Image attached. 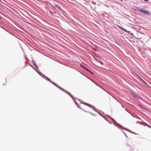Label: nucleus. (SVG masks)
Instances as JSON below:
<instances>
[{"label":"nucleus","mask_w":151,"mask_h":151,"mask_svg":"<svg viewBox=\"0 0 151 151\" xmlns=\"http://www.w3.org/2000/svg\"><path fill=\"white\" fill-rule=\"evenodd\" d=\"M54 85L58 87L62 91H63L64 92H65L67 94H68V95H69L71 97L73 98V96L69 92L65 90L64 89H63V88L60 87V86H58V85L55 83V84Z\"/></svg>","instance_id":"f257e3e1"},{"label":"nucleus","mask_w":151,"mask_h":151,"mask_svg":"<svg viewBox=\"0 0 151 151\" xmlns=\"http://www.w3.org/2000/svg\"><path fill=\"white\" fill-rule=\"evenodd\" d=\"M139 11L140 12H141L142 13H143L145 14H147L148 15H150V13L149 12L147 11L146 10H145L143 9H141Z\"/></svg>","instance_id":"f03ea898"},{"label":"nucleus","mask_w":151,"mask_h":151,"mask_svg":"<svg viewBox=\"0 0 151 151\" xmlns=\"http://www.w3.org/2000/svg\"><path fill=\"white\" fill-rule=\"evenodd\" d=\"M119 27L120 29L123 30L124 32H127V30L124 28H123V27L121 26H119Z\"/></svg>","instance_id":"7ed1b4c3"},{"label":"nucleus","mask_w":151,"mask_h":151,"mask_svg":"<svg viewBox=\"0 0 151 151\" xmlns=\"http://www.w3.org/2000/svg\"><path fill=\"white\" fill-rule=\"evenodd\" d=\"M81 67H82L84 69L86 70H87L89 72H90V71L88 69H87V68H86V67L83 66H82Z\"/></svg>","instance_id":"20e7f679"},{"label":"nucleus","mask_w":151,"mask_h":151,"mask_svg":"<svg viewBox=\"0 0 151 151\" xmlns=\"http://www.w3.org/2000/svg\"><path fill=\"white\" fill-rule=\"evenodd\" d=\"M81 67H82L84 69L86 70H87L89 72H90V71L88 69H87V68H86V67L83 66H82Z\"/></svg>","instance_id":"39448f33"},{"label":"nucleus","mask_w":151,"mask_h":151,"mask_svg":"<svg viewBox=\"0 0 151 151\" xmlns=\"http://www.w3.org/2000/svg\"><path fill=\"white\" fill-rule=\"evenodd\" d=\"M134 96L135 97H136V98H137V99H139V98H140V97H139L138 96H137V95H136V96H134Z\"/></svg>","instance_id":"423d86ee"},{"label":"nucleus","mask_w":151,"mask_h":151,"mask_svg":"<svg viewBox=\"0 0 151 151\" xmlns=\"http://www.w3.org/2000/svg\"><path fill=\"white\" fill-rule=\"evenodd\" d=\"M47 81H50V82H51V81H50V80L49 78H47Z\"/></svg>","instance_id":"0eeeda50"},{"label":"nucleus","mask_w":151,"mask_h":151,"mask_svg":"<svg viewBox=\"0 0 151 151\" xmlns=\"http://www.w3.org/2000/svg\"><path fill=\"white\" fill-rule=\"evenodd\" d=\"M99 62L102 65H103V63L102 62L100 61Z\"/></svg>","instance_id":"6e6552de"},{"label":"nucleus","mask_w":151,"mask_h":151,"mask_svg":"<svg viewBox=\"0 0 151 151\" xmlns=\"http://www.w3.org/2000/svg\"><path fill=\"white\" fill-rule=\"evenodd\" d=\"M89 72H90V73H91V74H93H93H93V73L91 71H90Z\"/></svg>","instance_id":"1a4fd4ad"},{"label":"nucleus","mask_w":151,"mask_h":151,"mask_svg":"<svg viewBox=\"0 0 151 151\" xmlns=\"http://www.w3.org/2000/svg\"><path fill=\"white\" fill-rule=\"evenodd\" d=\"M83 112H81L80 113V114H81V115H82L83 114Z\"/></svg>","instance_id":"9d476101"},{"label":"nucleus","mask_w":151,"mask_h":151,"mask_svg":"<svg viewBox=\"0 0 151 151\" xmlns=\"http://www.w3.org/2000/svg\"><path fill=\"white\" fill-rule=\"evenodd\" d=\"M51 83L54 85L55 84V83L52 82H51Z\"/></svg>","instance_id":"9b49d317"},{"label":"nucleus","mask_w":151,"mask_h":151,"mask_svg":"<svg viewBox=\"0 0 151 151\" xmlns=\"http://www.w3.org/2000/svg\"><path fill=\"white\" fill-rule=\"evenodd\" d=\"M148 127H150V128H151V127H150V125H148Z\"/></svg>","instance_id":"f8f14e48"},{"label":"nucleus","mask_w":151,"mask_h":151,"mask_svg":"<svg viewBox=\"0 0 151 151\" xmlns=\"http://www.w3.org/2000/svg\"><path fill=\"white\" fill-rule=\"evenodd\" d=\"M145 1H148L149 0H144Z\"/></svg>","instance_id":"ddd939ff"},{"label":"nucleus","mask_w":151,"mask_h":151,"mask_svg":"<svg viewBox=\"0 0 151 151\" xmlns=\"http://www.w3.org/2000/svg\"><path fill=\"white\" fill-rule=\"evenodd\" d=\"M56 7H58V8L59 9L60 8L59 6H56Z\"/></svg>","instance_id":"4468645a"}]
</instances>
